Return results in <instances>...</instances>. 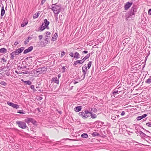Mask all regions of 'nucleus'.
<instances>
[{"mask_svg": "<svg viewBox=\"0 0 151 151\" xmlns=\"http://www.w3.org/2000/svg\"><path fill=\"white\" fill-rule=\"evenodd\" d=\"M92 64V61H89L87 64V68L88 69H90Z\"/></svg>", "mask_w": 151, "mask_h": 151, "instance_id": "a878e982", "label": "nucleus"}, {"mask_svg": "<svg viewBox=\"0 0 151 151\" xmlns=\"http://www.w3.org/2000/svg\"><path fill=\"white\" fill-rule=\"evenodd\" d=\"M46 0H42L41 2V4L42 5L45 2Z\"/></svg>", "mask_w": 151, "mask_h": 151, "instance_id": "c03bdc74", "label": "nucleus"}, {"mask_svg": "<svg viewBox=\"0 0 151 151\" xmlns=\"http://www.w3.org/2000/svg\"><path fill=\"white\" fill-rule=\"evenodd\" d=\"M84 63L82 59L81 60H77V61L74 62V63L73 64V65L74 66H76V65L78 64H82Z\"/></svg>", "mask_w": 151, "mask_h": 151, "instance_id": "6e6552de", "label": "nucleus"}, {"mask_svg": "<svg viewBox=\"0 0 151 151\" xmlns=\"http://www.w3.org/2000/svg\"><path fill=\"white\" fill-rule=\"evenodd\" d=\"M65 54V52L63 51H62L61 52V56L62 57Z\"/></svg>", "mask_w": 151, "mask_h": 151, "instance_id": "79ce46f5", "label": "nucleus"}, {"mask_svg": "<svg viewBox=\"0 0 151 151\" xmlns=\"http://www.w3.org/2000/svg\"><path fill=\"white\" fill-rule=\"evenodd\" d=\"M5 13V11L4 9V8L3 6L1 7V16H3L4 14Z\"/></svg>", "mask_w": 151, "mask_h": 151, "instance_id": "f3484780", "label": "nucleus"}, {"mask_svg": "<svg viewBox=\"0 0 151 151\" xmlns=\"http://www.w3.org/2000/svg\"><path fill=\"white\" fill-rule=\"evenodd\" d=\"M25 121L27 124H29L30 122L33 123L34 120L32 118H29L25 119Z\"/></svg>", "mask_w": 151, "mask_h": 151, "instance_id": "9d476101", "label": "nucleus"}, {"mask_svg": "<svg viewBox=\"0 0 151 151\" xmlns=\"http://www.w3.org/2000/svg\"><path fill=\"white\" fill-rule=\"evenodd\" d=\"M148 14L150 15H151V9H149L148 11Z\"/></svg>", "mask_w": 151, "mask_h": 151, "instance_id": "5fc2aeb1", "label": "nucleus"}, {"mask_svg": "<svg viewBox=\"0 0 151 151\" xmlns=\"http://www.w3.org/2000/svg\"><path fill=\"white\" fill-rule=\"evenodd\" d=\"M132 2H127L124 5V9L125 10H127L132 5Z\"/></svg>", "mask_w": 151, "mask_h": 151, "instance_id": "423d86ee", "label": "nucleus"}, {"mask_svg": "<svg viewBox=\"0 0 151 151\" xmlns=\"http://www.w3.org/2000/svg\"><path fill=\"white\" fill-rule=\"evenodd\" d=\"M24 49V47H22L19 48V50H20V52H21L23 51Z\"/></svg>", "mask_w": 151, "mask_h": 151, "instance_id": "4c0bfd02", "label": "nucleus"}, {"mask_svg": "<svg viewBox=\"0 0 151 151\" xmlns=\"http://www.w3.org/2000/svg\"><path fill=\"white\" fill-rule=\"evenodd\" d=\"M37 110H38L39 112H40V109H39V108H37Z\"/></svg>", "mask_w": 151, "mask_h": 151, "instance_id": "774afa93", "label": "nucleus"}, {"mask_svg": "<svg viewBox=\"0 0 151 151\" xmlns=\"http://www.w3.org/2000/svg\"><path fill=\"white\" fill-rule=\"evenodd\" d=\"M74 58L76 59H78L80 58V55L77 52H76L74 54Z\"/></svg>", "mask_w": 151, "mask_h": 151, "instance_id": "dca6fc26", "label": "nucleus"}, {"mask_svg": "<svg viewBox=\"0 0 151 151\" xmlns=\"http://www.w3.org/2000/svg\"><path fill=\"white\" fill-rule=\"evenodd\" d=\"M18 113L23 114H25L24 113L23 111V110H20L17 112Z\"/></svg>", "mask_w": 151, "mask_h": 151, "instance_id": "ea45409f", "label": "nucleus"}, {"mask_svg": "<svg viewBox=\"0 0 151 151\" xmlns=\"http://www.w3.org/2000/svg\"><path fill=\"white\" fill-rule=\"evenodd\" d=\"M88 53V51L87 50H85L82 52V55H83V54H86Z\"/></svg>", "mask_w": 151, "mask_h": 151, "instance_id": "49530a36", "label": "nucleus"}, {"mask_svg": "<svg viewBox=\"0 0 151 151\" xmlns=\"http://www.w3.org/2000/svg\"><path fill=\"white\" fill-rule=\"evenodd\" d=\"M47 68L45 67H43L38 68L37 70V73H42L46 70Z\"/></svg>", "mask_w": 151, "mask_h": 151, "instance_id": "39448f33", "label": "nucleus"}, {"mask_svg": "<svg viewBox=\"0 0 151 151\" xmlns=\"http://www.w3.org/2000/svg\"><path fill=\"white\" fill-rule=\"evenodd\" d=\"M29 42V40H25L24 42V43L26 45L28 43V42Z\"/></svg>", "mask_w": 151, "mask_h": 151, "instance_id": "09e8293b", "label": "nucleus"}, {"mask_svg": "<svg viewBox=\"0 0 151 151\" xmlns=\"http://www.w3.org/2000/svg\"><path fill=\"white\" fill-rule=\"evenodd\" d=\"M56 40V38L54 36V37H52V38L51 40L52 41H54Z\"/></svg>", "mask_w": 151, "mask_h": 151, "instance_id": "37998d69", "label": "nucleus"}, {"mask_svg": "<svg viewBox=\"0 0 151 151\" xmlns=\"http://www.w3.org/2000/svg\"><path fill=\"white\" fill-rule=\"evenodd\" d=\"M36 123V122L34 120L33 123L35 125Z\"/></svg>", "mask_w": 151, "mask_h": 151, "instance_id": "0e129e2a", "label": "nucleus"}, {"mask_svg": "<svg viewBox=\"0 0 151 151\" xmlns=\"http://www.w3.org/2000/svg\"><path fill=\"white\" fill-rule=\"evenodd\" d=\"M62 69L63 70L62 72H65V67L64 66H63L62 67Z\"/></svg>", "mask_w": 151, "mask_h": 151, "instance_id": "de8ad7c7", "label": "nucleus"}, {"mask_svg": "<svg viewBox=\"0 0 151 151\" xmlns=\"http://www.w3.org/2000/svg\"><path fill=\"white\" fill-rule=\"evenodd\" d=\"M29 58H32V57L31 56V57H27V58H26V60H28Z\"/></svg>", "mask_w": 151, "mask_h": 151, "instance_id": "69168bd1", "label": "nucleus"}, {"mask_svg": "<svg viewBox=\"0 0 151 151\" xmlns=\"http://www.w3.org/2000/svg\"><path fill=\"white\" fill-rule=\"evenodd\" d=\"M83 76H81L80 79H81L82 80H83L84 78H83Z\"/></svg>", "mask_w": 151, "mask_h": 151, "instance_id": "e2e57ef3", "label": "nucleus"}, {"mask_svg": "<svg viewBox=\"0 0 151 151\" xmlns=\"http://www.w3.org/2000/svg\"><path fill=\"white\" fill-rule=\"evenodd\" d=\"M6 49L4 48H2L0 49V52L1 53L6 52Z\"/></svg>", "mask_w": 151, "mask_h": 151, "instance_id": "aec40b11", "label": "nucleus"}, {"mask_svg": "<svg viewBox=\"0 0 151 151\" xmlns=\"http://www.w3.org/2000/svg\"><path fill=\"white\" fill-rule=\"evenodd\" d=\"M90 53L87 54L86 56L82 59V60L83 62H84L88 58L90 57Z\"/></svg>", "mask_w": 151, "mask_h": 151, "instance_id": "a211bd4d", "label": "nucleus"}, {"mask_svg": "<svg viewBox=\"0 0 151 151\" xmlns=\"http://www.w3.org/2000/svg\"><path fill=\"white\" fill-rule=\"evenodd\" d=\"M86 115V118H88V117L90 116H91L90 115V114H88V115L87 114V115Z\"/></svg>", "mask_w": 151, "mask_h": 151, "instance_id": "052dcab7", "label": "nucleus"}, {"mask_svg": "<svg viewBox=\"0 0 151 151\" xmlns=\"http://www.w3.org/2000/svg\"><path fill=\"white\" fill-rule=\"evenodd\" d=\"M81 109L82 106H79L75 107L74 110L76 112H78L81 110Z\"/></svg>", "mask_w": 151, "mask_h": 151, "instance_id": "ddd939ff", "label": "nucleus"}, {"mask_svg": "<svg viewBox=\"0 0 151 151\" xmlns=\"http://www.w3.org/2000/svg\"><path fill=\"white\" fill-rule=\"evenodd\" d=\"M58 78L59 79V78L61 77V75L60 74H58Z\"/></svg>", "mask_w": 151, "mask_h": 151, "instance_id": "680f3d73", "label": "nucleus"}, {"mask_svg": "<svg viewBox=\"0 0 151 151\" xmlns=\"http://www.w3.org/2000/svg\"><path fill=\"white\" fill-rule=\"evenodd\" d=\"M46 34H47L46 37H50V33L49 32H47Z\"/></svg>", "mask_w": 151, "mask_h": 151, "instance_id": "c9c22d12", "label": "nucleus"}, {"mask_svg": "<svg viewBox=\"0 0 151 151\" xmlns=\"http://www.w3.org/2000/svg\"><path fill=\"white\" fill-rule=\"evenodd\" d=\"M81 137H82L85 138H87L88 137V135L86 133H83L81 134Z\"/></svg>", "mask_w": 151, "mask_h": 151, "instance_id": "b1692460", "label": "nucleus"}, {"mask_svg": "<svg viewBox=\"0 0 151 151\" xmlns=\"http://www.w3.org/2000/svg\"><path fill=\"white\" fill-rule=\"evenodd\" d=\"M145 83H148V84H150L151 83V78H149L148 79H147Z\"/></svg>", "mask_w": 151, "mask_h": 151, "instance_id": "c756f323", "label": "nucleus"}, {"mask_svg": "<svg viewBox=\"0 0 151 151\" xmlns=\"http://www.w3.org/2000/svg\"><path fill=\"white\" fill-rule=\"evenodd\" d=\"M12 105H13L12 106V107L14 108L17 109L19 107V106L17 104H16L13 103Z\"/></svg>", "mask_w": 151, "mask_h": 151, "instance_id": "5701e85b", "label": "nucleus"}, {"mask_svg": "<svg viewBox=\"0 0 151 151\" xmlns=\"http://www.w3.org/2000/svg\"><path fill=\"white\" fill-rule=\"evenodd\" d=\"M28 23V22H24L21 24V26L22 27H24V26L26 25Z\"/></svg>", "mask_w": 151, "mask_h": 151, "instance_id": "473e14b6", "label": "nucleus"}, {"mask_svg": "<svg viewBox=\"0 0 151 151\" xmlns=\"http://www.w3.org/2000/svg\"><path fill=\"white\" fill-rule=\"evenodd\" d=\"M22 73L24 74H27L29 73V72L27 70H26L24 72H22Z\"/></svg>", "mask_w": 151, "mask_h": 151, "instance_id": "a19ab883", "label": "nucleus"}, {"mask_svg": "<svg viewBox=\"0 0 151 151\" xmlns=\"http://www.w3.org/2000/svg\"><path fill=\"white\" fill-rule=\"evenodd\" d=\"M118 92H119V91L118 90H114L113 91L112 93V94H116L117 93H118Z\"/></svg>", "mask_w": 151, "mask_h": 151, "instance_id": "72a5a7b5", "label": "nucleus"}, {"mask_svg": "<svg viewBox=\"0 0 151 151\" xmlns=\"http://www.w3.org/2000/svg\"><path fill=\"white\" fill-rule=\"evenodd\" d=\"M147 116V114H144L142 116H138L137 118V120H140L142 119L145 118Z\"/></svg>", "mask_w": 151, "mask_h": 151, "instance_id": "9b49d317", "label": "nucleus"}, {"mask_svg": "<svg viewBox=\"0 0 151 151\" xmlns=\"http://www.w3.org/2000/svg\"><path fill=\"white\" fill-rule=\"evenodd\" d=\"M15 72L16 73H17V74L22 73V71L21 72L18 73L17 71H15Z\"/></svg>", "mask_w": 151, "mask_h": 151, "instance_id": "bf43d9fd", "label": "nucleus"}, {"mask_svg": "<svg viewBox=\"0 0 151 151\" xmlns=\"http://www.w3.org/2000/svg\"><path fill=\"white\" fill-rule=\"evenodd\" d=\"M146 125L148 127H151V123H150V122L147 123Z\"/></svg>", "mask_w": 151, "mask_h": 151, "instance_id": "a18cd8bd", "label": "nucleus"}, {"mask_svg": "<svg viewBox=\"0 0 151 151\" xmlns=\"http://www.w3.org/2000/svg\"><path fill=\"white\" fill-rule=\"evenodd\" d=\"M48 39L47 37H46L45 39V41L44 42V45H46L48 43Z\"/></svg>", "mask_w": 151, "mask_h": 151, "instance_id": "c85d7f7f", "label": "nucleus"}, {"mask_svg": "<svg viewBox=\"0 0 151 151\" xmlns=\"http://www.w3.org/2000/svg\"><path fill=\"white\" fill-rule=\"evenodd\" d=\"M30 88L33 91L35 92L37 91L36 90L35 88V86L33 85H31L30 86Z\"/></svg>", "mask_w": 151, "mask_h": 151, "instance_id": "7c9ffc66", "label": "nucleus"}, {"mask_svg": "<svg viewBox=\"0 0 151 151\" xmlns=\"http://www.w3.org/2000/svg\"><path fill=\"white\" fill-rule=\"evenodd\" d=\"M22 81H23V82L26 83V84L30 85L31 84L32 82L30 81H24L23 79L22 80Z\"/></svg>", "mask_w": 151, "mask_h": 151, "instance_id": "4be33fe9", "label": "nucleus"}, {"mask_svg": "<svg viewBox=\"0 0 151 151\" xmlns=\"http://www.w3.org/2000/svg\"><path fill=\"white\" fill-rule=\"evenodd\" d=\"M39 38L40 40H41L42 38V36L40 35L39 36Z\"/></svg>", "mask_w": 151, "mask_h": 151, "instance_id": "3c124183", "label": "nucleus"}, {"mask_svg": "<svg viewBox=\"0 0 151 151\" xmlns=\"http://www.w3.org/2000/svg\"><path fill=\"white\" fill-rule=\"evenodd\" d=\"M79 116H81L82 118L84 119L86 118V115L84 112H81L78 113Z\"/></svg>", "mask_w": 151, "mask_h": 151, "instance_id": "2eb2a0df", "label": "nucleus"}, {"mask_svg": "<svg viewBox=\"0 0 151 151\" xmlns=\"http://www.w3.org/2000/svg\"><path fill=\"white\" fill-rule=\"evenodd\" d=\"M54 37H58V35L56 33H55L54 35Z\"/></svg>", "mask_w": 151, "mask_h": 151, "instance_id": "6e6d98bb", "label": "nucleus"}, {"mask_svg": "<svg viewBox=\"0 0 151 151\" xmlns=\"http://www.w3.org/2000/svg\"><path fill=\"white\" fill-rule=\"evenodd\" d=\"M69 55L72 57H73L74 56L73 55V52H70Z\"/></svg>", "mask_w": 151, "mask_h": 151, "instance_id": "8fccbe9b", "label": "nucleus"}, {"mask_svg": "<svg viewBox=\"0 0 151 151\" xmlns=\"http://www.w3.org/2000/svg\"><path fill=\"white\" fill-rule=\"evenodd\" d=\"M27 67L26 66H23L22 67V71H24L25 68H26Z\"/></svg>", "mask_w": 151, "mask_h": 151, "instance_id": "864d4df0", "label": "nucleus"}, {"mask_svg": "<svg viewBox=\"0 0 151 151\" xmlns=\"http://www.w3.org/2000/svg\"><path fill=\"white\" fill-rule=\"evenodd\" d=\"M0 84H1V85H3L4 86H5L6 84L5 83V82H4V81H1L0 83Z\"/></svg>", "mask_w": 151, "mask_h": 151, "instance_id": "58836bf2", "label": "nucleus"}, {"mask_svg": "<svg viewBox=\"0 0 151 151\" xmlns=\"http://www.w3.org/2000/svg\"><path fill=\"white\" fill-rule=\"evenodd\" d=\"M97 111V110L96 109H94V110H93V111L95 112H96Z\"/></svg>", "mask_w": 151, "mask_h": 151, "instance_id": "338daca9", "label": "nucleus"}, {"mask_svg": "<svg viewBox=\"0 0 151 151\" xmlns=\"http://www.w3.org/2000/svg\"><path fill=\"white\" fill-rule=\"evenodd\" d=\"M84 112L85 114H86V115H87L88 114H91V112H89L88 110H85Z\"/></svg>", "mask_w": 151, "mask_h": 151, "instance_id": "f704fd0d", "label": "nucleus"}, {"mask_svg": "<svg viewBox=\"0 0 151 151\" xmlns=\"http://www.w3.org/2000/svg\"><path fill=\"white\" fill-rule=\"evenodd\" d=\"M137 12V7L136 6H132L128 14L126 15V19L127 20H128L129 19H132L133 18Z\"/></svg>", "mask_w": 151, "mask_h": 151, "instance_id": "f257e3e1", "label": "nucleus"}, {"mask_svg": "<svg viewBox=\"0 0 151 151\" xmlns=\"http://www.w3.org/2000/svg\"><path fill=\"white\" fill-rule=\"evenodd\" d=\"M14 51L17 55H18L19 53H21V52H20V50H19V48L18 49Z\"/></svg>", "mask_w": 151, "mask_h": 151, "instance_id": "2f4dec72", "label": "nucleus"}, {"mask_svg": "<svg viewBox=\"0 0 151 151\" xmlns=\"http://www.w3.org/2000/svg\"><path fill=\"white\" fill-rule=\"evenodd\" d=\"M10 55L11 56V58L12 59H14L15 56L17 55H16V53L14 51L11 53Z\"/></svg>", "mask_w": 151, "mask_h": 151, "instance_id": "6ab92c4d", "label": "nucleus"}, {"mask_svg": "<svg viewBox=\"0 0 151 151\" xmlns=\"http://www.w3.org/2000/svg\"><path fill=\"white\" fill-rule=\"evenodd\" d=\"M82 72L83 74V78H85V77L86 73L89 71L87 70V67L86 64H85L83 65L82 68Z\"/></svg>", "mask_w": 151, "mask_h": 151, "instance_id": "20e7f679", "label": "nucleus"}, {"mask_svg": "<svg viewBox=\"0 0 151 151\" xmlns=\"http://www.w3.org/2000/svg\"><path fill=\"white\" fill-rule=\"evenodd\" d=\"M125 114V112L124 111H122L121 114V116H123Z\"/></svg>", "mask_w": 151, "mask_h": 151, "instance_id": "603ef678", "label": "nucleus"}, {"mask_svg": "<svg viewBox=\"0 0 151 151\" xmlns=\"http://www.w3.org/2000/svg\"><path fill=\"white\" fill-rule=\"evenodd\" d=\"M40 13L39 12H38L37 13H36L33 16V18L34 19L37 18L39 16Z\"/></svg>", "mask_w": 151, "mask_h": 151, "instance_id": "412c9836", "label": "nucleus"}, {"mask_svg": "<svg viewBox=\"0 0 151 151\" xmlns=\"http://www.w3.org/2000/svg\"><path fill=\"white\" fill-rule=\"evenodd\" d=\"M9 69V67L8 66L6 65V67H4L2 68V70L5 71H7V69Z\"/></svg>", "mask_w": 151, "mask_h": 151, "instance_id": "393cba45", "label": "nucleus"}, {"mask_svg": "<svg viewBox=\"0 0 151 151\" xmlns=\"http://www.w3.org/2000/svg\"><path fill=\"white\" fill-rule=\"evenodd\" d=\"M51 81L52 82H54L56 84H58L59 83L58 78L57 77H53Z\"/></svg>", "mask_w": 151, "mask_h": 151, "instance_id": "1a4fd4ad", "label": "nucleus"}, {"mask_svg": "<svg viewBox=\"0 0 151 151\" xmlns=\"http://www.w3.org/2000/svg\"><path fill=\"white\" fill-rule=\"evenodd\" d=\"M49 8L51 9L55 14L58 15L60 11L61 7L60 5H57V4H52Z\"/></svg>", "mask_w": 151, "mask_h": 151, "instance_id": "f03ea898", "label": "nucleus"}, {"mask_svg": "<svg viewBox=\"0 0 151 151\" xmlns=\"http://www.w3.org/2000/svg\"><path fill=\"white\" fill-rule=\"evenodd\" d=\"M44 23V24H45L44 25H45V27H47L48 25L49 24L50 22L47 21V19H45L44 20V23Z\"/></svg>", "mask_w": 151, "mask_h": 151, "instance_id": "4468645a", "label": "nucleus"}, {"mask_svg": "<svg viewBox=\"0 0 151 151\" xmlns=\"http://www.w3.org/2000/svg\"><path fill=\"white\" fill-rule=\"evenodd\" d=\"M92 135L93 136L95 137L96 136H99L100 135V134H99L96 132H93L92 134Z\"/></svg>", "mask_w": 151, "mask_h": 151, "instance_id": "cd10ccee", "label": "nucleus"}, {"mask_svg": "<svg viewBox=\"0 0 151 151\" xmlns=\"http://www.w3.org/2000/svg\"><path fill=\"white\" fill-rule=\"evenodd\" d=\"M33 49V47L32 46H31L29 47L27 49L25 50L23 52L24 54H26L29 52L32 51Z\"/></svg>", "mask_w": 151, "mask_h": 151, "instance_id": "0eeeda50", "label": "nucleus"}, {"mask_svg": "<svg viewBox=\"0 0 151 151\" xmlns=\"http://www.w3.org/2000/svg\"><path fill=\"white\" fill-rule=\"evenodd\" d=\"M46 28H47V27H45V25L44 24V23H42L41 26L39 27V29L38 30V31H42Z\"/></svg>", "mask_w": 151, "mask_h": 151, "instance_id": "f8f14e48", "label": "nucleus"}, {"mask_svg": "<svg viewBox=\"0 0 151 151\" xmlns=\"http://www.w3.org/2000/svg\"><path fill=\"white\" fill-rule=\"evenodd\" d=\"M16 123L18 125V126L22 129H24L27 127L26 123L22 121H17L16 122Z\"/></svg>", "mask_w": 151, "mask_h": 151, "instance_id": "7ed1b4c3", "label": "nucleus"}, {"mask_svg": "<svg viewBox=\"0 0 151 151\" xmlns=\"http://www.w3.org/2000/svg\"><path fill=\"white\" fill-rule=\"evenodd\" d=\"M13 103L10 102V101H8L7 102V104L12 107V105H13Z\"/></svg>", "mask_w": 151, "mask_h": 151, "instance_id": "e433bc0d", "label": "nucleus"}, {"mask_svg": "<svg viewBox=\"0 0 151 151\" xmlns=\"http://www.w3.org/2000/svg\"><path fill=\"white\" fill-rule=\"evenodd\" d=\"M1 60H2V61L4 62H6V60H5V59L4 58H2Z\"/></svg>", "mask_w": 151, "mask_h": 151, "instance_id": "4d7b16f0", "label": "nucleus"}, {"mask_svg": "<svg viewBox=\"0 0 151 151\" xmlns=\"http://www.w3.org/2000/svg\"><path fill=\"white\" fill-rule=\"evenodd\" d=\"M90 115L91 116V118L93 119L97 117V116L96 114H93L92 112H91V114Z\"/></svg>", "mask_w": 151, "mask_h": 151, "instance_id": "bb28decb", "label": "nucleus"}, {"mask_svg": "<svg viewBox=\"0 0 151 151\" xmlns=\"http://www.w3.org/2000/svg\"><path fill=\"white\" fill-rule=\"evenodd\" d=\"M19 43L17 41H16L15 42H14V45H17Z\"/></svg>", "mask_w": 151, "mask_h": 151, "instance_id": "13d9d810", "label": "nucleus"}]
</instances>
